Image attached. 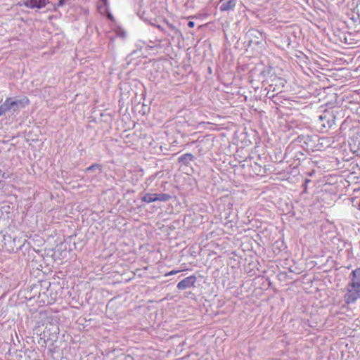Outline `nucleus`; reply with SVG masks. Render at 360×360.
<instances>
[{
    "instance_id": "nucleus-4",
    "label": "nucleus",
    "mask_w": 360,
    "mask_h": 360,
    "mask_svg": "<svg viewBox=\"0 0 360 360\" xmlns=\"http://www.w3.org/2000/svg\"><path fill=\"white\" fill-rule=\"evenodd\" d=\"M49 2V0H23L22 4L30 8H42Z\"/></svg>"
},
{
    "instance_id": "nucleus-8",
    "label": "nucleus",
    "mask_w": 360,
    "mask_h": 360,
    "mask_svg": "<svg viewBox=\"0 0 360 360\" xmlns=\"http://www.w3.org/2000/svg\"><path fill=\"white\" fill-rule=\"evenodd\" d=\"M193 155L191 153H186L183 155H181L179 160V161L184 162V163H188L190 161H192L193 160Z\"/></svg>"
},
{
    "instance_id": "nucleus-9",
    "label": "nucleus",
    "mask_w": 360,
    "mask_h": 360,
    "mask_svg": "<svg viewBox=\"0 0 360 360\" xmlns=\"http://www.w3.org/2000/svg\"><path fill=\"white\" fill-rule=\"evenodd\" d=\"M171 198V195L167 193L157 194V201L166 202Z\"/></svg>"
},
{
    "instance_id": "nucleus-6",
    "label": "nucleus",
    "mask_w": 360,
    "mask_h": 360,
    "mask_svg": "<svg viewBox=\"0 0 360 360\" xmlns=\"http://www.w3.org/2000/svg\"><path fill=\"white\" fill-rule=\"evenodd\" d=\"M165 22L167 25L168 28L170 30V32L167 31V35L170 36L172 39L174 37L181 35V32L172 24L169 23L168 21L165 20Z\"/></svg>"
},
{
    "instance_id": "nucleus-1",
    "label": "nucleus",
    "mask_w": 360,
    "mask_h": 360,
    "mask_svg": "<svg viewBox=\"0 0 360 360\" xmlns=\"http://www.w3.org/2000/svg\"><path fill=\"white\" fill-rule=\"evenodd\" d=\"M29 103V99L25 96L22 98H7L0 105V117L6 114L9 116H15L20 110L28 105Z\"/></svg>"
},
{
    "instance_id": "nucleus-2",
    "label": "nucleus",
    "mask_w": 360,
    "mask_h": 360,
    "mask_svg": "<svg viewBox=\"0 0 360 360\" xmlns=\"http://www.w3.org/2000/svg\"><path fill=\"white\" fill-rule=\"evenodd\" d=\"M352 276V278L345 295V300L347 304L354 303L360 298V268L353 271Z\"/></svg>"
},
{
    "instance_id": "nucleus-16",
    "label": "nucleus",
    "mask_w": 360,
    "mask_h": 360,
    "mask_svg": "<svg viewBox=\"0 0 360 360\" xmlns=\"http://www.w3.org/2000/svg\"><path fill=\"white\" fill-rule=\"evenodd\" d=\"M322 125H323V127H326L325 124H323Z\"/></svg>"
},
{
    "instance_id": "nucleus-3",
    "label": "nucleus",
    "mask_w": 360,
    "mask_h": 360,
    "mask_svg": "<svg viewBox=\"0 0 360 360\" xmlns=\"http://www.w3.org/2000/svg\"><path fill=\"white\" fill-rule=\"evenodd\" d=\"M196 280L197 278L195 276L186 277L177 284V288L181 290L190 288L195 285Z\"/></svg>"
},
{
    "instance_id": "nucleus-10",
    "label": "nucleus",
    "mask_w": 360,
    "mask_h": 360,
    "mask_svg": "<svg viewBox=\"0 0 360 360\" xmlns=\"http://www.w3.org/2000/svg\"><path fill=\"white\" fill-rule=\"evenodd\" d=\"M98 169L99 171H101V167L99 165H93L86 169V172H90L93 169Z\"/></svg>"
},
{
    "instance_id": "nucleus-13",
    "label": "nucleus",
    "mask_w": 360,
    "mask_h": 360,
    "mask_svg": "<svg viewBox=\"0 0 360 360\" xmlns=\"http://www.w3.org/2000/svg\"><path fill=\"white\" fill-rule=\"evenodd\" d=\"M194 25H195V23H194V22H193V21H189V22H188V26L189 27H191V28H192V27H194Z\"/></svg>"
},
{
    "instance_id": "nucleus-15",
    "label": "nucleus",
    "mask_w": 360,
    "mask_h": 360,
    "mask_svg": "<svg viewBox=\"0 0 360 360\" xmlns=\"http://www.w3.org/2000/svg\"><path fill=\"white\" fill-rule=\"evenodd\" d=\"M323 118H324V117H323V115H321V116L319 117V119H320V120H322Z\"/></svg>"
},
{
    "instance_id": "nucleus-5",
    "label": "nucleus",
    "mask_w": 360,
    "mask_h": 360,
    "mask_svg": "<svg viewBox=\"0 0 360 360\" xmlns=\"http://www.w3.org/2000/svg\"><path fill=\"white\" fill-rule=\"evenodd\" d=\"M237 0H221L220 10L229 11L233 10L236 5Z\"/></svg>"
},
{
    "instance_id": "nucleus-7",
    "label": "nucleus",
    "mask_w": 360,
    "mask_h": 360,
    "mask_svg": "<svg viewBox=\"0 0 360 360\" xmlns=\"http://www.w3.org/2000/svg\"><path fill=\"white\" fill-rule=\"evenodd\" d=\"M141 200L147 203L157 201V193H146L142 197Z\"/></svg>"
},
{
    "instance_id": "nucleus-11",
    "label": "nucleus",
    "mask_w": 360,
    "mask_h": 360,
    "mask_svg": "<svg viewBox=\"0 0 360 360\" xmlns=\"http://www.w3.org/2000/svg\"><path fill=\"white\" fill-rule=\"evenodd\" d=\"M156 27L162 32L165 34H167V30L161 25H157Z\"/></svg>"
},
{
    "instance_id": "nucleus-14",
    "label": "nucleus",
    "mask_w": 360,
    "mask_h": 360,
    "mask_svg": "<svg viewBox=\"0 0 360 360\" xmlns=\"http://www.w3.org/2000/svg\"><path fill=\"white\" fill-rule=\"evenodd\" d=\"M64 4V0H59L58 6H62Z\"/></svg>"
},
{
    "instance_id": "nucleus-12",
    "label": "nucleus",
    "mask_w": 360,
    "mask_h": 360,
    "mask_svg": "<svg viewBox=\"0 0 360 360\" xmlns=\"http://www.w3.org/2000/svg\"><path fill=\"white\" fill-rule=\"evenodd\" d=\"M179 271H174V270H173V271H171L169 273H167L165 276H167L174 275V274H177Z\"/></svg>"
}]
</instances>
